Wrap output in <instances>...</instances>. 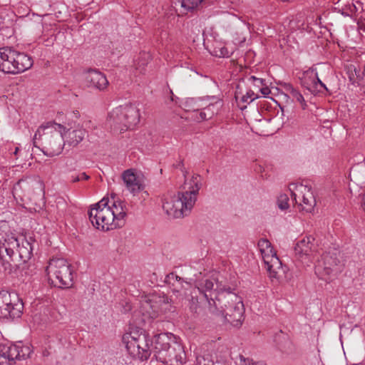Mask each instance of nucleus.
I'll list each match as a JSON object with an SVG mask.
<instances>
[{
  "label": "nucleus",
  "instance_id": "obj_7",
  "mask_svg": "<svg viewBox=\"0 0 365 365\" xmlns=\"http://www.w3.org/2000/svg\"><path fill=\"white\" fill-rule=\"evenodd\" d=\"M31 241V238L29 240L24 236L18 237L14 233H5L0 239V258L8 262L17 251L24 261L30 259L34 250Z\"/></svg>",
  "mask_w": 365,
  "mask_h": 365
},
{
  "label": "nucleus",
  "instance_id": "obj_26",
  "mask_svg": "<svg viewBox=\"0 0 365 365\" xmlns=\"http://www.w3.org/2000/svg\"><path fill=\"white\" fill-rule=\"evenodd\" d=\"M277 205L279 210L284 211L289 208V198L287 194L280 193L277 200Z\"/></svg>",
  "mask_w": 365,
  "mask_h": 365
},
{
  "label": "nucleus",
  "instance_id": "obj_5",
  "mask_svg": "<svg viewBox=\"0 0 365 365\" xmlns=\"http://www.w3.org/2000/svg\"><path fill=\"white\" fill-rule=\"evenodd\" d=\"M202 187V177L193 175L186 179L184 185L185 192L168 193L163 199V209L168 216L172 218H180L190 212L197 198Z\"/></svg>",
  "mask_w": 365,
  "mask_h": 365
},
{
  "label": "nucleus",
  "instance_id": "obj_20",
  "mask_svg": "<svg viewBox=\"0 0 365 365\" xmlns=\"http://www.w3.org/2000/svg\"><path fill=\"white\" fill-rule=\"evenodd\" d=\"M203 0H174L173 4L176 11L181 15L187 14L188 11L196 9Z\"/></svg>",
  "mask_w": 365,
  "mask_h": 365
},
{
  "label": "nucleus",
  "instance_id": "obj_22",
  "mask_svg": "<svg viewBox=\"0 0 365 365\" xmlns=\"http://www.w3.org/2000/svg\"><path fill=\"white\" fill-rule=\"evenodd\" d=\"M6 56L4 63L2 65V72L8 73H15L14 56L16 51L10 48H6Z\"/></svg>",
  "mask_w": 365,
  "mask_h": 365
},
{
  "label": "nucleus",
  "instance_id": "obj_18",
  "mask_svg": "<svg viewBox=\"0 0 365 365\" xmlns=\"http://www.w3.org/2000/svg\"><path fill=\"white\" fill-rule=\"evenodd\" d=\"M34 182L30 179H21L14 185L13 195L15 198L19 197L21 200L24 198H29L33 183Z\"/></svg>",
  "mask_w": 365,
  "mask_h": 365
},
{
  "label": "nucleus",
  "instance_id": "obj_37",
  "mask_svg": "<svg viewBox=\"0 0 365 365\" xmlns=\"http://www.w3.org/2000/svg\"><path fill=\"white\" fill-rule=\"evenodd\" d=\"M169 98H170V101H175V100H174V95H173V93H170V97H169Z\"/></svg>",
  "mask_w": 365,
  "mask_h": 365
},
{
  "label": "nucleus",
  "instance_id": "obj_34",
  "mask_svg": "<svg viewBox=\"0 0 365 365\" xmlns=\"http://www.w3.org/2000/svg\"><path fill=\"white\" fill-rule=\"evenodd\" d=\"M196 120L201 121L207 119L206 113L200 110L198 113V115L195 117Z\"/></svg>",
  "mask_w": 365,
  "mask_h": 365
},
{
  "label": "nucleus",
  "instance_id": "obj_4",
  "mask_svg": "<svg viewBox=\"0 0 365 365\" xmlns=\"http://www.w3.org/2000/svg\"><path fill=\"white\" fill-rule=\"evenodd\" d=\"M127 215V207L124 201L103 197L94 204L88 212L89 219L96 229L108 231L122 227Z\"/></svg>",
  "mask_w": 365,
  "mask_h": 365
},
{
  "label": "nucleus",
  "instance_id": "obj_8",
  "mask_svg": "<svg viewBox=\"0 0 365 365\" xmlns=\"http://www.w3.org/2000/svg\"><path fill=\"white\" fill-rule=\"evenodd\" d=\"M257 247L270 278L278 281H288L292 278L289 268L282 265L269 240L260 239Z\"/></svg>",
  "mask_w": 365,
  "mask_h": 365
},
{
  "label": "nucleus",
  "instance_id": "obj_3",
  "mask_svg": "<svg viewBox=\"0 0 365 365\" xmlns=\"http://www.w3.org/2000/svg\"><path fill=\"white\" fill-rule=\"evenodd\" d=\"M294 255L297 260L305 266H309L316 258L318 252L312 236L304 237L297 242L294 246ZM341 267L338 259L329 254H322L317 259L314 266L315 274L325 282L333 280L341 272Z\"/></svg>",
  "mask_w": 365,
  "mask_h": 365
},
{
  "label": "nucleus",
  "instance_id": "obj_27",
  "mask_svg": "<svg viewBox=\"0 0 365 365\" xmlns=\"http://www.w3.org/2000/svg\"><path fill=\"white\" fill-rule=\"evenodd\" d=\"M180 106L185 111H196L199 110L198 106H196V103L193 98H187L184 102L180 104Z\"/></svg>",
  "mask_w": 365,
  "mask_h": 365
},
{
  "label": "nucleus",
  "instance_id": "obj_15",
  "mask_svg": "<svg viewBox=\"0 0 365 365\" xmlns=\"http://www.w3.org/2000/svg\"><path fill=\"white\" fill-rule=\"evenodd\" d=\"M84 79L88 88L92 89L103 91L108 85L106 76L96 69H88L85 72Z\"/></svg>",
  "mask_w": 365,
  "mask_h": 365
},
{
  "label": "nucleus",
  "instance_id": "obj_29",
  "mask_svg": "<svg viewBox=\"0 0 365 365\" xmlns=\"http://www.w3.org/2000/svg\"><path fill=\"white\" fill-rule=\"evenodd\" d=\"M358 73H359V71H357L355 68H352V67H350L349 68V71H348L349 78L350 81L353 84L357 83L356 79L358 78V74H357Z\"/></svg>",
  "mask_w": 365,
  "mask_h": 365
},
{
  "label": "nucleus",
  "instance_id": "obj_17",
  "mask_svg": "<svg viewBox=\"0 0 365 365\" xmlns=\"http://www.w3.org/2000/svg\"><path fill=\"white\" fill-rule=\"evenodd\" d=\"M302 84L304 88L309 91H321L322 88L327 91L326 86L318 78L317 73L313 71L304 75Z\"/></svg>",
  "mask_w": 365,
  "mask_h": 365
},
{
  "label": "nucleus",
  "instance_id": "obj_2",
  "mask_svg": "<svg viewBox=\"0 0 365 365\" xmlns=\"http://www.w3.org/2000/svg\"><path fill=\"white\" fill-rule=\"evenodd\" d=\"M185 295L192 312H197L199 305L206 301L209 312L225 322L238 326L243 320L245 309L241 298L215 279L197 281L195 287Z\"/></svg>",
  "mask_w": 365,
  "mask_h": 365
},
{
  "label": "nucleus",
  "instance_id": "obj_40",
  "mask_svg": "<svg viewBox=\"0 0 365 365\" xmlns=\"http://www.w3.org/2000/svg\"><path fill=\"white\" fill-rule=\"evenodd\" d=\"M130 309H131V307H130V306L129 305V306H128V309H125V311L130 310Z\"/></svg>",
  "mask_w": 365,
  "mask_h": 365
},
{
  "label": "nucleus",
  "instance_id": "obj_41",
  "mask_svg": "<svg viewBox=\"0 0 365 365\" xmlns=\"http://www.w3.org/2000/svg\"><path fill=\"white\" fill-rule=\"evenodd\" d=\"M262 94H265V95H268L270 93L269 92H267V93H262Z\"/></svg>",
  "mask_w": 365,
  "mask_h": 365
},
{
  "label": "nucleus",
  "instance_id": "obj_21",
  "mask_svg": "<svg viewBox=\"0 0 365 365\" xmlns=\"http://www.w3.org/2000/svg\"><path fill=\"white\" fill-rule=\"evenodd\" d=\"M260 96L256 93H235L236 103L240 110H244L247 105Z\"/></svg>",
  "mask_w": 365,
  "mask_h": 365
},
{
  "label": "nucleus",
  "instance_id": "obj_11",
  "mask_svg": "<svg viewBox=\"0 0 365 365\" xmlns=\"http://www.w3.org/2000/svg\"><path fill=\"white\" fill-rule=\"evenodd\" d=\"M24 304L16 293L0 291V319L21 317Z\"/></svg>",
  "mask_w": 365,
  "mask_h": 365
},
{
  "label": "nucleus",
  "instance_id": "obj_25",
  "mask_svg": "<svg viewBox=\"0 0 365 365\" xmlns=\"http://www.w3.org/2000/svg\"><path fill=\"white\" fill-rule=\"evenodd\" d=\"M86 131L83 129H77L68 133L67 142L71 145H76L83 140Z\"/></svg>",
  "mask_w": 365,
  "mask_h": 365
},
{
  "label": "nucleus",
  "instance_id": "obj_23",
  "mask_svg": "<svg viewBox=\"0 0 365 365\" xmlns=\"http://www.w3.org/2000/svg\"><path fill=\"white\" fill-rule=\"evenodd\" d=\"M277 94L287 101L289 99H291L292 101H296L303 109L306 108V99L309 96V93H304V95H302V93H277Z\"/></svg>",
  "mask_w": 365,
  "mask_h": 365
},
{
  "label": "nucleus",
  "instance_id": "obj_12",
  "mask_svg": "<svg viewBox=\"0 0 365 365\" xmlns=\"http://www.w3.org/2000/svg\"><path fill=\"white\" fill-rule=\"evenodd\" d=\"M289 190L293 197L292 201L299 209L306 212H311L314 210L316 200L309 185L303 183H292L289 185Z\"/></svg>",
  "mask_w": 365,
  "mask_h": 365
},
{
  "label": "nucleus",
  "instance_id": "obj_19",
  "mask_svg": "<svg viewBox=\"0 0 365 365\" xmlns=\"http://www.w3.org/2000/svg\"><path fill=\"white\" fill-rule=\"evenodd\" d=\"M14 58L15 73L24 72L29 69L33 65L31 58L24 53H20L16 51Z\"/></svg>",
  "mask_w": 365,
  "mask_h": 365
},
{
  "label": "nucleus",
  "instance_id": "obj_6",
  "mask_svg": "<svg viewBox=\"0 0 365 365\" xmlns=\"http://www.w3.org/2000/svg\"><path fill=\"white\" fill-rule=\"evenodd\" d=\"M66 128L61 124L48 122L40 126L36 132L34 143L38 138L41 141V151L48 157L60 155L65 145L63 133Z\"/></svg>",
  "mask_w": 365,
  "mask_h": 365
},
{
  "label": "nucleus",
  "instance_id": "obj_14",
  "mask_svg": "<svg viewBox=\"0 0 365 365\" xmlns=\"http://www.w3.org/2000/svg\"><path fill=\"white\" fill-rule=\"evenodd\" d=\"M121 179L126 190L133 196L137 195L145 187V178L140 170L127 169L122 173Z\"/></svg>",
  "mask_w": 365,
  "mask_h": 365
},
{
  "label": "nucleus",
  "instance_id": "obj_10",
  "mask_svg": "<svg viewBox=\"0 0 365 365\" xmlns=\"http://www.w3.org/2000/svg\"><path fill=\"white\" fill-rule=\"evenodd\" d=\"M46 272L52 285L60 288H68L73 285V272L71 264L65 259H51Z\"/></svg>",
  "mask_w": 365,
  "mask_h": 365
},
{
  "label": "nucleus",
  "instance_id": "obj_35",
  "mask_svg": "<svg viewBox=\"0 0 365 365\" xmlns=\"http://www.w3.org/2000/svg\"><path fill=\"white\" fill-rule=\"evenodd\" d=\"M89 178L88 175H87L86 173H81L79 177L77 178V179L74 180H88Z\"/></svg>",
  "mask_w": 365,
  "mask_h": 365
},
{
  "label": "nucleus",
  "instance_id": "obj_36",
  "mask_svg": "<svg viewBox=\"0 0 365 365\" xmlns=\"http://www.w3.org/2000/svg\"><path fill=\"white\" fill-rule=\"evenodd\" d=\"M19 152H20L19 148L18 146H16L14 148V151H12V153L16 157V158H19L18 154H19Z\"/></svg>",
  "mask_w": 365,
  "mask_h": 365
},
{
  "label": "nucleus",
  "instance_id": "obj_33",
  "mask_svg": "<svg viewBox=\"0 0 365 365\" xmlns=\"http://www.w3.org/2000/svg\"><path fill=\"white\" fill-rule=\"evenodd\" d=\"M6 48H0V71H2V65L4 63L6 58ZM8 56H6L7 57Z\"/></svg>",
  "mask_w": 365,
  "mask_h": 365
},
{
  "label": "nucleus",
  "instance_id": "obj_30",
  "mask_svg": "<svg viewBox=\"0 0 365 365\" xmlns=\"http://www.w3.org/2000/svg\"><path fill=\"white\" fill-rule=\"evenodd\" d=\"M196 361L198 365H214L212 360L207 359L203 356H196Z\"/></svg>",
  "mask_w": 365,
  "mask_h": 365
},
{
  "label": "nucleus",
  "instance_id": "obj_16",
  "mask_svg": "<svg viewBox=\"0 0 365 365\" xmlns=\"http://www.w3.org/2000/svg\"><path fill=\"white\" fill-rule=\"evenodd\" d=\"M169 348L168 365H183L186 358L183 346L170 338Z\"/></svg>",
  "mask_w": 365,
  "mask_h": 365
},
{
  "label": "nucleus",
  "instance_id": "obj_31",
  "mask_svg": "<svg viewBox=\"0 0 365 365\" xmlns=\"http://www.w3.org/2000/svg\"><path fill=\"white\" fill-rule=\"evenodd\" d=\"M253 81V83H255V86H263V82L264 81L262 79V78H255V76H252L251 78ZM267 87L265 86H262L259 88V91H267Z\"/></svg>",
  "mask_w": 365,
  "mask_h": 365
},
{
  "label": "nucleus",
  "instance_id": "obj_28",
  "mask_svg": "<svg viewBox=\"0 0 365 365\" xmlns=\"http://www.w3.org/2000/svg\"><path fill=\"white\" fill-rule=\"evenodd\" d=\"M241 365H266L263 361H254L252 359L240 356Z\"/></svg>",
  "mask_w": 365,
  "mask_h": 365
},
{
  "label": "nucleus",
  "instance_id": "obj_24",
  "mask_svg": "<svg viewBox=\"0 0 365 365\" xmlns=\"http://www.w3.org/2000/svg\"><path fill=\"white\" fill-rule=\"evenodd\" d=\"M337 9L341 11L343 14L349 16L357 11L354 0H339L336 4Z\"/></svg>",
  "mask_w": 365,
  "mask_h": 365
},
{
  "label": "nucleus",
  "instance_id": "obj_1",
  "mask_svg": "<svg viewBox=\"0 0 365 365\" xmlns=\"http://www.w3.org/2000/svg\"><path fill=\"white\" fill-rule=\"evenodd\" d=\"M171 308V302L165 295L149 294L141 297L139 309L135 312L136 319L134 323L136 325L130 324L128 330L122 338L123 343L130 356L142 361L147 360L153 351L158 361L168 364L169 335L160 334L155 336V345L152 349L153 342L148 334L137 325L157 318L170 311Z\"/></svg>",
  "mask_w": 365,
  "mask_h": 365
},
{
  "label": "nucleus",
  "instance_id": "obj_32",
  "mask_svg": "<svg viewBox=\"0 0 365 365\" xmlns=\"http://www.w3.org/2000/svg\"><path fill=\"white\" fill-rule=\"evenodd\" d=\"M141 58L143 59L142 62L140 61L137 63V68H140L142 66H144L148 63V61L150 58V56L148 53H143L141 54Z\"/></svg>",
  "mask_w": 365,
  "mask_h": 365
},
{
  "label": "nucleus",
  "instance_id": "obj_9",
  "mask_svg": "<svg viewBox=\"0 0 365 365\" xmlns=\"http://www.w3.org/2000/svg\"><path fill=\"white\" fill-rule=\"evenodd\" d=\"M140 110L135 105H125L113 109L108 115L107 120L111 126L120 130L131 129L140 122Z\"/></svg>",
  "mask_w": 365,
  "mask_h": 365
},
{
  "label": "nucleus",
  "instance_id": "obj_38",
  "mask_svg": "<svg viewBox=\"0 0 365 365\" xmlns=\"http://www.w3.org/2000/svg\"><path fill=\"white\" fill-rule=\"evenodd\" d=\"M175 277L174 274H171V276H168V279L170 280L171 278L173 279Z\"/></svg>",
  "mask_w": 365,
  "mask_h": 365
},
{
  "label": "nucleus",
  "instance_id": "obj_13",
  "mask_svg": "<svg viewBox=\"0 0 365 365\" xmlns=\"http://www.w3.org/2000/svg\"><path fill=\"white\" fill-rule=\"evenodd\" d=\"M31 353L30 346L21 343L0 344V365H11L15 360L25 359Z\"/></svg>",
  "mask_w": 365,
  "mask_h": 365
},
{
  "label": "nucleus",
  "instance_id": "obj_39",
  "mask_svg": "<svg viewBox=\"0 0 365 365\" xmlns=\"http://www.w3.org/2000/svg\"><path fill=\"white\" fill-rule=\"evenodd\" d=\"M236 88H237V89H240V90H241V89H242V88H241V86H240V84H237V87H236Z\"/></svg>",
  "mask_w": 365,
  "mask_h": 365
},
{
  "label": "nucleus",
  "instance_id": "obj_42",
  "mask_svg": "<svg viewBox=\"0 0 365 365\" xmlns=\"http://www.w3.org/2000/svg\"><path fill=\"white\" fill-rule=\"evenodd\" d=\"M364 211H365V202H364Z\"/></svg>",
  "mask_w": 365,
  "mask_h": 365
}]
</instances>
